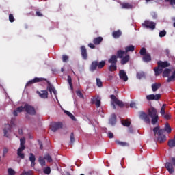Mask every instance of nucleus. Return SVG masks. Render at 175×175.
Here are the masks:
<instances>
[{
  "mask_svg": "<svg viewBox=\"0 0 175 175\" xmlns=\"http://www.w3.org/2000/svg\"><path fill=\"white\" fill-rule=\"evenodd\" d=\"M114 103H114L113 101L111 103V106L113 107V109H114V110H116V104H114Z\"/></svg>",
  "mask_w": 175,
  "mask_h": 175,
  "instance_id": "64",
  "label": "nucleus"
},
{
  "mask_svg": "<svg viewBox=\"0 0 175 175\" xmlns=\"http://www.w3.org/2000/svg\"><path fill=\"white\" fill-rule=\"evenodd\" d=\"M161 87H162V84H161L160 83H153L152 85V90L153 91V92H156V91H158V90H159Z\"/></svg>",
  "mask_w": 175,
  "mask_h": 175,
  "instance_id": "18",
  "label": "nucleus"
},
{
  "mask_svg": "<svg viewBox=\"0 0 175 175\" xmlns=\"http://www.w3.org/2000/svg\"><path fill=\"white\" fill-rule=\"evenodd\" d=\"M105 65H106V62H105V60L98 62V69H102Z\"/></svg>",
  "mask_w": 175,
  "mask_h": 175,
  "instance_id": "37",
  "label": "nucleus"
},
{
  "mask_svg": "<svg viewBox=\"0 0 175 175\" xmlns=\"http://www.w3.org/2000/svg\"><path fill=\"white\" fill-rule=\"evenodd\" d=\"M125 51H122V50H118L117 51V58H122L124 57V55H125Z\"/></svg>",
  "mask_w": 175,
  "mask_h": 175,
  "instance_id": "32",
  "label": "nucleus"
},
{
  "mask_svg": "<svg viewBox=\"0 0 175 175\" xmlns=\"http://www.w3.org/2000/svg\"><path fill=\"white\" fill-rule=\"evenodd\" d=\"M129 133H133V129L132 127H129L128 129Z\"/></svg>",
  "mask_w": 175,
  "mask_h": 175,
  "instance_id": "63",
  "label": "nucleus"
},
{
  "mask_svg": "<svg viewBox=\"0 0 175 175\" xmlns=\"http://www.w3.org/2000/svg\"><path fill=\"white\" fill-rule=\"evenodd\" d=\"M171 70L169 68H165L163 72V77H168L169 75H170Z\"/></svg>",
  "mask_w": 175,
  "mask_h": 175,
  "instance_id": "34",
  "label": "nucleus"
},
{
  "mask_svg": "<svg viewBox=\"0 0 175 175\" xmlns=\"http://www.w3.org/2000/svg\"><path fill=\"white\" fill-rule=\"evenodd\" d=\"M36 16H38V17H42L43 14H42V12H40V11H36Z\"/></svg>",
  "mask_w": 175,
  "mask_h": 175,
  "instance_id": "58",
  "label": "nucleus"
},
{
  "mask_svg": "<svg viewBox=\"0 0 175 175\" xmlns=\"http://www.w3.org/2000/svg\"><path fill=\"white\" fill-rule=\"evenodd\" d=\"M103 42V38L102 37H97L94 38L93 43L94 44H96V46H98V44H100Z\"/></svg>",
  "mask_w": 175,
  "mask_h": 175,
  "instance_id": "24",
  "label": "nucleus"
},
{
  "mask_svg": "<svg viewBox=\"0 0 175 175\" xmlns=\"http://www.w3.org/2000/svg\"><path fill=\"white\" fill-rule=\"evenodd\" d=\"M80 50L83 59H84V61H87V59H88V52H87V48H85V46H81L80 47Z\"/></svg>",
  "mask_w": 175,
  "mask_h": 175,
  "instance_id": "10",
  "label": "nucleus"
},
{
  "mask_svg": "<svg viewBox=\"0 0 175 175\" xmlns=\"http://www.w3.org/2000/svg\"><path fill=\"white\" fill-rule=\"evenodd\" d=\"M8 175H16V171H14L13 168H8Z\"/></svg>",
  "mask_w": 175,
  "mask_h": 175,
  "instance_id": "48",
  "label": "nucleus"
},
{
  "mask_svg": "<svg viewBox=\"0 0 175 175\" xmlns=\"http://www.w3.org/2000/svg\"><path fill=\"white\" fill-rule=\"evenodd\" d=\"M142 27L149 28L150 29H152V31H153V29H155V27H157V23L150 21H145L144 23H142Z\"/></svg>",
  "mask_w": 175,
  "mask_h": 175,
  "instance_id": "7",
  "label": "nucleus"
},
{
  "mask_svg": "<svg viewBox=\"0 0 175 175\" xmlns=\"http://www.w3.org/2000/svg\"><path fill=\"white\" fill-rule=\"evenodd\" d=\"M68 83L70 85V90H73V83H72V77L68 75Z\"/></svg>",
  "mask_w": 175,
  "mask_h": 175,
  "instance_id": "39",
  "label": "nucleus"
},
{
  "mask_svg": "<svg viewBox=\"0 0 175 175\" xmlns=\"http://www.w3.org/2000/svg\"><path fill=\"white\" fill-rule=\"evenodd\" d=\"M147 100H159L161 99V94H149L146 96Z\"/></svg>",
  "mask_w": 175,
  "mask_h": 175,
  "instance_id": "12",
  "label": "nucleus"
},
{
  "mask_svg": "<svg viewBox=\"0 0 175 175\" xmlns=\"http://www.w3.org/2000/svg\"><path fill=\"white\" fill-rule=\"evenodd\" d=\"M129 55H126L125 57H123L120 61L122 65H125V64H128L129 62Z\"/></svg>",
  "mask_w": 175,
  "mask_h": 175,
  "instance_id": "28",
  "label": "nucleus"
},
{
  "mask_svg": "<svg viewBox=\"0 0 175 175\" xmlns=\"http://www.w3.org/2000/svg\"><path fill=\"white\" fill-rule=\"evenodd\" d=\"M148 53H147V49H146V48L144 47H142L141 49H140V51H139V54L140 55H146V54H148Z\"/></svg>",
  "mask_w": 175,
  "mask_h": 175,
  "instance_id": "40",
  "label": "nucleus"
},
{
  "mask_svg": "<svg viewBox=\"0 0 175 175\" xmlns=\"http://www.w3.org/2000/svg\"><path fill=\"white\" fill-rule=\"evenodd\" d=\"M25 111L27 113V114H30V116H35L36 114V110H35V107H32V105L29 104H25L24 105Z\"/></svg>",
  "mask_w": 175,
  "mask_h": 175,
  "instance_id": "6",
  "label": "nucleus"
},
{
  "mask_svg": "<svg viewBox=\"0 0 175 175\" xmlns=\"http://www.w3.org/2000/svg\"><path fill=\"white\" fill-rule=\"evenodd\" d=\"M44 159H45L47 162H53V159L51 158V156H50V154H45Z\"/></svg>",
  "mask_w": 175,
  "mask_h": 175,
  "instance_id": "43",
  "label": "nucleus"
},
{
  "mask_svg": "<svg viewBox=\"0 0 175 175\" xmlns=\"http://www.w3.org/2000/svg\"><path fill=\"white\" fill-rule=\"evenodd\" d=\"M108 70L109 72H116V70H117V64H111L109 68H108Z\"/></svg>",
  "mask_w": 175,
  "mask_h": 175,
  "instance_id": "31",
  "label": "nucleus"
},
{
  "mask_svg": "<svg viewBox=\"0 0 175 175\" xmlns=\"http://www.w3.org/2000/svg\"><path fill=\"white\" fill-rule=\"evenodd\" d=\"M24 110H25V108L23 106L17 107L16 110L14 111V112H13L14 117H17V116H18V113H23V111H24Z\"/></svg>",
  "mask_w": 175,
  "mask_h": 175,
  "instance_id": "22",
  "label": "nucleus"
},
{
  "mask_svg": "<svg viewBox=\"0 0 175 175\" xmlns=\"http://www.w3.org/2000/svg\"><path fill=\"white\" fill-rule=\"evenodd\" d=\"M14 16H13V14H9V21L10 22V23H14Z\"/></svg>",
  "mask_w": 175,
  "mask_h": 175,
  "instance_id": "54",
  "label": "nucleus"
},
{
  "mask_svg": "<svg viewBox=\"0 0 175 175\" xmlns=\"http://www.w3.org/2000/svg\"><path fill=\"white\" fill-rule=\"evenodd\" d=\"M142 60L144 62H150L151 61V55L149 53H146L143 56Z\"/></svg>",
  "mask_w": 175,
  "mask_h": 175,
  "instance_id": "27",
  "label": "nucleus"
},
{
  "mask_svg": "<svg viewBox=\"0 0 175 175\" xmlns=\"http://www.w3.org/2000/svg\"><path fill=\"white\" fill-rule=\"evenodd\" d=\"M24 150H25V149H22V148H18V149L17 150V155H18V158H21V159H24L25 158V154H24V153H23Z\"/></svg>",
  "mask_w": 175,
  "mask_h": 175,
  "instance_id": "23",
  "label": "nucleus"
},
{
  "mask_svg": "<svg viewBox=\"0 0 175 175\" xmlns=\"http://www.w3.org/2000/svg\"><path fill=\"white\" fill-rule=\"evenodd\" d=\"M165 2H170V5H172V6H173L174 5H175V0H165Z\"/></svg>",
  "mask_w": 175,
  "mask_h": 175,
  "instance_id": "56",
  "label": "nucleus"
},
{
  "mask_svg": "<svg viewBox=\"0 0 175 175\" xmlns=\"http://www.w3.org/2000/svg\"><path fill=\"white\" fill-rule=\"evenodd\" d=\"M148 116L152 118V125H155L158 122L159 120V117L158 116V111L154 107H151L148 110Z\"/></svg>",
  "mask_w": 175,
  "mask_h": 175,
  "instance_id": "4",
  "label": "nucleus"
},
{
  "mask_svg": "<svg viewBox=\"0 0 175 175\" xmlns=\"http://www.w3.org/2000/svg\"><path fill=\"white\" fill-rule=\"evenodd\" d=\"M157 65V67L154 68L155 76H159L163 72L164 68H168L170 64L167 62L159 61Z\"/></svg>",
  "mask_w": 175,
  "mask_h": 175,
  "instance_id": "3",
  "label": "nucleus"
},
{
  "mask_svg": "<svg viewBox=\"0 0 175 175\" xmlns=\"http://www.w3.org/2000/svg\"><path fill=\"white\" fill-rule=\"evenodd\" d=\"M170 162H167L165 166L170 174H172V173H174V168L173 166H175V157H172Z\"/></svg>",
  "mask_w": 175,
  "mask_h": 175,
  "instance_id": "5",
  "label": "nucleus"
},
{
  "mask_svg": "<svg viewBox=\"0 0 175 175\" xmlns=\"http://www.w3.org/2000/svg\"><path fill=\"white\" fill-rule=\"evenodd\" d=\"M108 137H109V139H113V137H114V135L113 134V133H109Z\"/></svg>",
  "mask_w": 175,
  "mask_h": 175,
  "instance_id": "62",
  "label": "nucleus"
},
{
  "mask_svg": "<svg viewBox=\"0 0 175 175\" xmlns=\"http://www.w3.org/2000/svg\"><path fill=\"white\" fill-rule=\"evenodd\" d=\"M63 126L62 122H55L51 125V129L53 132H57L58 129H61Z\"/></svg>",
  "mask_w": 175,
  "mask_h": 175,
  "instance_id": "11",
  "label": "nucleus"
},
{
  "mask_svg": "<svg viewBox=\"0 0 175 175\" xmlns=\"http://www.w3.org/2000/svg\"><path fill=\"white\" fill-rule=\"evenodd\" d=\"M21 175H33V171L29 170V171H23V172L21 174Z\"/></svg>",
  "mask_w": 175,
  "mask_h": 175,
  "instance_id": "41",
  "label": "nucleus"
},
{
  "mask_svg": "<svg viewBox=\"0 0 175 175\" xmlns=\"http://www.w3.org/2000/svg\"><path fill=\"white\" fill-rule=\"evenodd\" d=\"M129 51H135V46L131 45L125 48L126 53H129Z\"/></svg>",
  "mask_w": 175,
  "mask_h": 175,
  "instance_id": "36",
  "label": "nucleus"
},
{
  "mask_svg": "<svg viewBox=\"0 0 175 175\" xmlns=\"http://www.w3.org/2000/svg\"><path fill=\"white\" fill-rule=\"evenodd\" d=\"M166 107V104H163V106L161 107V111H160V113L161 114V117H163V116H164V114H165V108Z\"/></svg>",
  "mask_w": 175,
  "mask_h": 175,
  "instance_id": "46",
  "label": "nucleus"
},
{
  "mask_svg": "<svg viewBox=\"0 0 175 175\" xmlns=\"http://www.w3.org/2000/svg\"><path fill=\"white\" fill-rule=\"evenodd\" d=\"M25 138L23 137L20 139V147L19 148H22L23 150H25Z\"/></svg>",
  "mask_w": 175,
  "mask_h": 175,
  "instance_id": "29",
  "label": "nucleus"
},
{
  "mask_svg": "<svg viewBox=\"0 0 175 175\" xmlns=\"http://www.w3.org/2000/svg\"><path fill=\"white\" fill-rule=\"evenodd\" d=\"M139 118H141V120H143V121H144L146 124H150V122H151V121L150 120V116L144 111L139 113Z\"/></svg>",
  "mask_w": 175,
  "mask_h": 175,
  "instance_id": "9",
  "label": "nucleus"
},
{
  "mask_svg": "<svg viewBox=\"0 0 175 175\" xmlns=\"http://www.w3.org/2000/svg\"><path fill=\"white\" fill-rule=\"evenodd\" d=\"M117 55H113L111 56V57L108 59V63L109 64H117Z\"/></svg>",
  "mask_w": 175,
  "mask_h": 175,
  "instance_id": "20",
  "label": "nucleus"
},
{
  "mask_svg": "<svg viewBox=\"0 0 175 175\" xmlns=\"http://www.w3.org/2000/svg\"><path fill=\"white\" fill-rule=\"evenodd\" d=\"M43 81H46L49 85L47 86V90L49 91L51 94L54 92L55 90L54 89V87L51 85L50 81H47L46 79L43 78V77H35L33 79L29 81L25 87H29V85H31V84H35V83H42Z\"/></svg>",
  "mask_w": 175,
  "mask_h": 175,
  "instance_id": "2",
  "label": "nucleus"
},
{
  "mask_svg": "<svg viewBox=\"0 0 175 175\" xmlns=\"http://www.w3.org/2000/svg\"><path fill=\"white\" fill-rule=\"evenodd\" d=\"M29 160L31 162V167H35V165H36V163H35V161H36V157H35V154H33V153L29 154Z\"/></svg>",
  "mask_w": 175,
  "mask_h": 175,
  "instance_id": "15",
  "label": "nucleus"
},
{
  "mask_svg": "<svg viewBox=\"0 0 175 175\" xmlns=\"http://www.w3.org/2000/svg\"><path fill=\"white\" fill-rule=\"evenodd\" d=\"M153 132L154 136H157V140L159 143H165L166 135H163V133H165V132H167V133H172V127H170L169 123H166L164 129H161L159 126H157L153 129Z\"/></svg>",
  "mask_w": 175,
  "mask_h": 175,
  "instance_id": "1",
  "label": "nucleus"
},
{
  "mask_svg": "<svg viewBox=\"0 0 175 175\" xmlns=\"http://www.w3.org/2000/svg\"><path fill=\"white\" fill-rule=\"evenodd\" d=\"M8 132H12V129L10 124H7L5 128L3 129V134L5 137H9Z\"/></svg>",
  "mask_w": 175,
  "mask_h": 175,
  "instance_id": "19",
  "label": "nucleus"
},
{
  "mask_svg": "<svg viewBox=\"0 0 175 175\" xmlns=\"http://www.w3.org/2000/svg\"><path fill=\"white\" fill-rule=\"evenodd\" d=\"M96 85H97V87H99V88H101V87L103 86L102 81L99 78H96Z\"/></svg>",
  "mask_w": 175,
  "mask_h": 175,
  "instance_id": "44",
  "label": "nucleus"
},
{
  "mask_svg": "<svg viewBox=\"0 0 175 175\" xmlns=\"http://www.w3.org/2000/svg\"><path fill=\"white\" fill-rule=\"evenodd\" d=\"M162 117H163L165 120H170L172 118V115H170V113H164V116Z\"/></svg>",
  "mask_w": 175,
  "mask_h": 175,
  "instance_id": "51",
  "label": "nucleus"
},
{
  "mask_svg": "<svg viewBox=\"0 0 175 175\" xmlns=\"http://www.w3.org/2000/svg\"><path fill=\"white\" fill-rule=\"evenodd\" d=\"M74 143H75V134L73 133H71L70 144H73Z\"/></svg>",
  "mask_w": 175,
  "mask_h": 175,
  "instance_id": "50",
  "label": "nucleus"
},
{
  "mask_svg": "<svg viewBox=\"0 0 175 175\" xmlns=\"http://www.w3.org/2000/svg\"><path fill=\"white\" fill-rule=\"evenodd\" d=\"M122 124L123 126H131V122L127 120L122 121Z\"/></svg>",
  "mask_w": 175,
  "mask_h": 175,
  "instance_id": "45",
  "label": "nucleus"
},
{
  "mask_svg": "<svg viewBox=\"0 0 175 175\" xmlns=\"http://www.w3.org/2000/svg\"><path fill=\"white\" fill-rule=\"evenodd\" d=\"M92 103H95L97 108L100 107V99L99 97H94L92 98Z\"/></svg>",
  "mask_w": 175,
  "mask_h": 175,
  "instance_id": "17",
  "label": "nucleus"
},
{
  "mask_svg": "<svg viewBox=\"0 0 175 175\" xmlns=\"http://www.w3.org/2000/svg\"><path fill=\"white\" fill-rule=\"evenodd\" d=\"M143 77H145L144 72H139L137 73V79H139V80H140L141 79H143Z\"/></svg>",
  "mask_w": 175,
  "mask_h": 175,
  "instance_id": "42",
  "label": "nucleus"
},
{
  "mask_svg": "<svg viewBox=\"0 0 175 175\" xmlns=\"http://www.w3.org/2000/svg\"><path fill=\"white\" fill-rule=\"evenodd\" d=\"M98 69V61H93L90 66V72H95Z\"/></svg>",
  "mask_w": 175,
  "mask_h": 175,
  "instance_id": "16",
  "label": "nucleus"
},
{
  "mask_svg": "<svg viewBox=\"0 0 175 175\" xmlns=\"http://www.w3.org/2000/svg\"><path fill=\"white\" fill-rule=\"evenodd\" d=\"M122 9H133V5L129 3H122Z\"/></svg>",
  "mask_w": 175,
  "mask_h": 175,
  "instance_id": "25",
  "label": "nucleus"
},
{
  "mask_svg": "<svg viewBox=\"0 0 175 175\" xmlns=\"http://www.w3.org/2000/svg\"><path fill=\"white\" fill-rule=\"evenodd\" d=\"M130 107H131L132 109H133V107H136V103L131 101L130 103Z\"/></svg>",
  "mask_w": 175,
  "mask_h": 175,
  "instance_id": "57",
  "label": "nucleus"
},
{
  "mask_svg": "<svg viewBox=\"0 0 175 175\" xmlns=\"http://www.w3.org/2000/svg\"><path fill=\"white\" fill-rule=\"evenodd\" d=\"M175 81V70L172 73V76L168 77L167 81V83H170V81Z\"/></svg>",
  "mask_w": 175,
  "mask_h": 175,
  "instance_id": "38",
  "label": "nucleus"
},
{
  "mask_svg": "<svg viewBox=\"0 0 175 175\" xmlns=\"http://www.w3.org/2000/svg\"><path fill=\"white\" fill-rule=\"evenodd\" d=\"M38 144L40 146V149L43 150V143H42V141L38 140Z\"/></svg>",
  "mask_w": 175,
  "mask_h": 175,
  "instance_id": "59",
  "label": "nucleus"
},
{
  "mask_svg": "<svg viewBox=\"0 0 175 175\" xmlns=\"http://www.w3.org/2000/svg\"><path fill=\"white\" fill-rule=\"evenodd\" d=\"M159 36L160 38H163L164 36H166V31L163 30V31H160L159 33Z\"/></svg>",
  "mask_w": 175,
  "mask_h": 175,
  "instance_id": "52",
  "label": "nucleus"
},
{
  "mask_svg": "<svg viewBox=\"0 0 175 175\" xmlns=\"http://www.w3.org/2000/svg\"><path fill=\"white\" fill-rule=\"evenodd\" d=\"M68 117H70V118H71V120L72 121H76V117H75V116H73V114H72V113L70 114Z\"/></svg>",
  "mask_w": 175,
  "mask_h": 175,
  "instance_id": "60",
  "label": "nucleus"
},
{
  "mask_svg": "<svg viewBox=\"0 0 175 175\" xmlns=\"http://www.w3.org/2000/svg\"><path fill=\"white\" fill-rule=\"evenodd\" d=\"M43 172L45 174H50V173H51V169L50 167H46L44 168Z\"/></svg>",
  "mask_w": 175,
  "mask_h": 175,
  "instance_id": "47",
  "label": "nucleus"
},
{
  "mask_svg": "<svg viewBox=\"0 0 175 175\" xmlns=\"http://www.w3.org/2000/svg\"><path fill=\"white\" fill-rule=\"evenodd\" d=\"M110 98L111 100H113V102L116 103V105H117L118 106H119V107H120V109H122V107H124V102L118 100V98L116 97L114 94H111L110 96Z\"/></svg>",
  "mask_w": 175,
  "mask_h": 175,
  "instance_id": "8",
  "label": "nucleus"
},
{
  "mask_svg": "<svg viewBox=\"0 0 175 175\" xmlns=\"http://www.w3.org/2000/svg\"><path fill=\"white\" fill-rule=\"evenodd\" d=\"M116 144L121 146L122 147H129V144L121 141H116Z\"/></svg>",
  "mask_w": 175,
  "mask_h": 175,
  "instance_id": "30",
  "label": "nucleus"
},
{
  "mask_svg": "<svg viewBox=\"0 0 175 175\" xmlns=\"http://www.w3.org/2000/svg\"><path fill=\"white\" fill-rule=\"evenodd\" d=\"M69 60V57L66 55H62V61L63 62H68Z\"/></svg>",
  "mask_w": 175,
  "mask_h": 175,
  "instance_id": "53",
  "label": "nucleus"
},
{
  "mask_svg": "<svg viewBox=\"0 0 175 175\" xmlns=\"http://www.w3.org/2000/svg\"><path fill=\"white\" fill-rule=\"evenodd\" d=\"M38 162L41 165V166H46V160L44 157H40L38 159Z\"/></svg>",
  "mask_w": 175,
  "mask_h": 175,
  "instance_id": "35",
  "label": "nucleus"
},
{
  "mask_svg": "<svg viewBox=\"0 0 175 175\" xmlns=\"http://www.w3.org/2000/svg\"><path fill=\"white\" fill-rule=\"evenodd\" d=\"M77 95L81 99H84V96L83 95V93H81V92L80 90L77 92Z\"/></svg>",
  "mask_w": 175,
  "mask_h": 175,
  "instance_id": "55",
  "label": "nucleus"
},
{
  "mask_svg": "<svg viewBox=\"0 0 175 175\" xmlns=\"http://www.w3.org/2000/svg\"><path fill=\"white\" fill-rule=\"evenodd\" d=\"M116 122H117V116L113 113L109 119V124L111 125H116Z\"/></svg>",
  "mask_w": 175,
  "mask_h": 175,
  "instance_id": "26",
  "label": "nucleus"
},
{
  "mask_svg": "<svg viewBox=\"0 0 175 175\" xmlns=\"http://www.w3.org/2000/svg\"><path fill=\"white\" fill-rule=\"evenodd\" d=\"M119 77L121 80H123V81H128V75H126L125 70H120L119 71Z\"/></svg>",
  "mask_w": 175,
  "mask_h": 175,
  "instance_id": "13",
  "label": "nucleus"
},
{
  "mask_svg": "<svg viewBox=\"0 0 175 175\" xmlns=\"http://www.w3.org/2000/svg\"><path fill=\"white\" fill-rule=\"evenodd\" d=\"M168 146L170 148H173V147H175V135L173 139H170L168 141Z\"/></svg>",
  "mask_w": 175,
  "mask_h": 175,
  "instance_id": "33",
  "label": "nucleus"
},
{
  "mask_svg": "<svg viewBox=\"0 0 175 175\" xmlns=\"http://www.w3.org/2000/svg\"><path fill=\"white\" fill-rule=\"evenodd\" d=\"M9 152V149L6 147H4L3 149V157L5 158L6 157V154Z\"/></svg>",
  "mask_w": 175,
  "mask_h": 175,
  "instance_id": "49",
  "label": "nucleus"
},
{
  "mask_svg": "<svg viewBox=\"0 0 175 175\" xmlns=\"http://www.w3.org/2000/svg\"><path fill=\"white\" fill-rule=\"evenodd\" d=\"M121 35H122V31H121V30L114 31L112 33V36L114 39H118Z\"/></svg>",
  "mask_w": 175,
  "mask_h": 175,
  "instance_id": "21",
  "label": "nucleus"
},
{
  "mask_svg": "<svg viewBox=\"0 0 175 175\" xmlns=\"http://www.w3.org/2000/svg\"><path fill=\"white\" fill-rule=\"evenodd\" d=\"M88 47H90V49H95V45L92 43H89Z\"/></svg>",
  "mask_w": 175,
  "mask_h": 175,
  "instance_id": "61",
  "label": "nucleus"
},
{
  "mask_svg": "<svg viewBox=\"0 0 175 175\" xmlns=\"http://www.w3.org/2000/svg\"><path fill=\"white\" fill-rule=\"evenodd\" d=\"M39 96L42 99H47L49 98V92L47 90H42L41 92L37 91Z\"/></svg>",
  "mask_w": 175,
  "mask_h": 175,
  "instance_id": "14",
  "label": "nucleus"
}]
</instances>
